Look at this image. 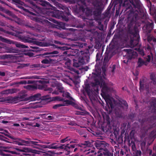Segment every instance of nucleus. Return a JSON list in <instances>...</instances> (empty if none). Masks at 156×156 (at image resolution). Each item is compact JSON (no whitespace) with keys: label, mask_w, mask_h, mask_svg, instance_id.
<instances>
[{"label":"nucleus","mask_w":156,"mask_h":156,"mask_svg":"<svg viewBox=\"0 0 156 156\" xmlns=\"http://www.w3.org/2000/svg\"><path fill=\"white\" fill-rule=\"evenodd\" d=\"M93 74L94 77V82H92L91 84L92 87V90H93L94 91L91 90L89 84H87L85 85L83 93L85 92L87 94L91 102L93 104L94 101L98 99L96 93H98L99 86H100L102 88L101 91L103 94H101V95L102 96L103 95V98H104L108 106V107L105 108V110L108 113L110 114L114 108L113 103H115V101L113 99L110 98L108 95L110 92L113 90V89L108 87L107 84L102 78H100L99 80L97 74L94 73Z\"/></svg>","instance_id":"1"},{"label":"nucleus","mask_w":156,"mask_h":156,"mask_svg":"<svg viewBox=\"0 0 156 156\" xmlns=\"http://www.w3.org/2000/svg\"><path fill=\"white\" fill-rule=\"evenodd\" d=\"M30 3L32 5L31 7L25 8L22 6H20L21 7L19 6L18 7L22 8L24 11L28 14V16L32 20L37 23L45 24L48 26H52V24L48 20L41 18V17H45V14H47V11L36 5L32 1H31Z\"/></svg>","instance_id":"2"},{"label":"nucleus","mask_w":156,"mask_h":156,"mask_svg":"<svg viewBox=\"0 0 156 156\" xmlns=\"http://www.w3.org/2000/svg\"><path fill=\"white\" fill-rule=\"evenodd\" d=\"M52 3L56 6H58L62 9L64 10V12L60 11H56L51 14V16L54 17L56 18H62V19L66 21H68L69 20V17L71 16L70 12L69 11V8L65 6H63L57 2L55 0H51Z\"/></svg>","instance_id":"3"},{"label":"nucleus","mask_w":156,"mask_h":156,"mask_svg":"<svg viewBox=\"0 0 156 156\" xmlns=\"http://www.w3.org/2000/svg\"><path fill=\"white\" fill-rule=\"evenodd\" d=\"M140 37L136 29H129L128 33L125 35L124 40L126 41L130 40L131 47H134L138 44Z\"/></svg>","instance_id":"4"},{"label":"nucleus","mask_w":156,"mask_h":156,"mask_svg":"<svg viewBox=\"0 0 156 156\" xmlns=\"http://www.w3.org/2000/svg\"><path fill=\"white\" fill-rule=\"evenodd\" d=\"M90 142L92 144V146H88L87 147L86 149L83 150V152L84 154L86 156H94L95 153L94 151V150H91L90 147H91L94 144L95 147L99 151H101L102 150L105 149V147H106L107 143L103 141L97 140L96 141H92Z\"/></svg>","instance_id":"5"},{"label":"nucleus","mask_w":156,"mask_h":156,"mask_svg":"<svg viewBox=\"0 0 156 156\" xmlns=\"http://www.w3.org/2000/svg\"><path fill=\"white\" fill-rule=\"evenodd\" d=\"M0 40L3 42L8 44H14L17 48H27V50L29 51L37 52L41 51L40 48L38 47L37 46H30L29 48L27 46L21 44L20 43H19L16 41H12L10 40L9 39H8L6 38H3L2 36H0Z\"/></svg>","instance_id":"6"},{"label":"nucleus","mask_w":156,"mask_h":156,"mask_svg":"<svg viewBox=\"0 0 156 156\" xmlns=\"http://www.w3.org/2000/svg\"><path fill=\"white\" fill-rule=\"evenodd\" d=\"M89 60V51L86 50L84 52H81V55L78 58V61L74 62L73 66L76 67H80L81 66L88 62Z\"/></svg>","instance_id":"7"},{"label":"nucleus","mask_w":156,"mask_h":156,"mask_svg":"<svg viewBox=\"0 0 156 156\" xmlns=\"http://www.w3.org/2000/svg\"><path fill=\"white\" fill-rule=\"evenodd\" d=\"M64 146L63 149L64 150L67 151L69 153L73 151V149L77 147L78 146L83 148L86 149L87 147L91 146H92V144L89 141H86L84 142L83 143L79 144H74L73 145H70L69 144L66 145L62 144ZM68 153V154H69Z\"/></svg>","instance_id":"8"},{"label":"nucleus","mask_w":156,"mask_h":156,"mask_svg":"<svg viewBox=\"0 0 156 156\" xmlns=\"http://www.w3.org/2000/svg\"><path fill=\"white\" fill-rule=\"evenodd\" d=\"M130 2L135 9H137L135 10L133 9L131 11V12L133 14V18H135V20H137L139 18V9L140 7V1L139 0H132Z\"/></svg>","instance_id":"9"},{"label":"nucleus","mask_w":156,"mask_h":156,"mask_svg":"<svg viewBox=\"0 0 156 156\" xmlns=\"http://www.w3.org/2000/svg\"><path fill=\"white\" fill-rule=\"evenodd\" d=\"M17 36L24 43H33L34 44H35L40 46H47V45H45L46 44H44L37 41H33L32 39L27 36H25L24 35L19 34Z\"/></svg>","instance_id":"10"},{"label":"nucleus","mask_w":156,"mask_h":156,"mask_svg":"<svg viewBox=\"0 0 156 156\" xmlns=\"http://www.w3.org/2000/svg\"><path fill=\"white\" fill-rule=\"evenodd\" d=\"M93 5L95 8V9L93 11V15L95 18L101 15L103 11L102 3L97 1L94 3Z\"/></svg>","instance_id":"11"},{"label":"nucleus","mask_w":156,"mask_h":156,"mask_svg":"<svg viewBox=\"0 0 156 156\" xmlns=\"http://www.w3.org/2000/svg\"><path fill=\"white\" fill-rule=\"evenodd\" d=\"M20 52V51L12 48L7 47L4 44L0 43V53H10L19 54Z\"/></svg>","instance_id":"12"},{"label":"nucleus","mask_w":156,"mask_h":156,"mask_svg":"<svg viewBox=\"0 0 156 156\" xmlns=\"http://www.w3.org/2000/svg\"><path fill=\"white\" fill-rule=\"evenodd\" d=\"M53 98L55 101H63L62 104H56L53 106V108L54 109H56L60 107L67 105H70L72 102V101L68 100H65L64 99L59 96L54 97Z\"/></svg>","instance_id":"13"},{"label":"nucleus","mask_w":156,"mask_h":156,"mask_svg":"<svg viewBox=\"0 0 156 156\" xmlns=\"http://www.w3.org/2000/svg\"><path fill=\"white\" fill-rule=\"evenodd\" d=\"M58 54V52L57 51H54L50 52H46L40 55L43 58L45 59H56L55 58L57 55H55Z\"/></svg>","instance_id":"14"},{"label":"nucleus","mask_w":156,"mask_h":156,"mask_svg":"<svg viewBox=\"0 0 156 156\" xmlns=\"http://www.w3.org/2000/svg\"><path fill=\"white\" fill-rule=\"evenodd\" d=\"M150 105L152 107V111L153 115L151 117L154 120H156V98H154L150 102Z\"/></svg>","instance_id":"15"},{"label":"nucleus","mask_w":156,"mask_h":156,"mask_svg":"<svg viewBox=\"0 0 156 156\" xmlns=\"http://www.w3.org/2000/svg\"><path fill=\"white\" fill-rule=\"evenodd\" d=\"M42 146L45 148H48L50 149H63L64 146L62 144H61L60 146H59L57 143H53L49 145H43Z\"/></svg>","instance_id":"16"},{"label":"nucleus","mask_w":156,"mask_h":156,"mask_svg":"<svg viewBox=\"0 0 156 156\" xmlns=\"http://www.w3.org/2000/svg\"><path fill=\"white\" fill-rule=\"evenodd\" d=\"M154 27V23L152 22L151 23L146 22L143 27V29L145 32L147 33H151Z\"/></svg>","instance_id":"17"},{"label":"nucleus","mask_w":156,"mask_h":156,"mask_svg":"<svg viewBox=\"0 0 156 156\" xmlns=\"http://www.w3.org/2000/svg\"><path fill=\"white\" fill-rule=\"evenodd\" d=\"M43 143L47 144H51V143L49 142H42L41 140L33 138L32 139H30V146H36L39 147L42 146H43L39 144V143Z\"/></svg>","instance_id":"18"},{"label":"nucleus","mask_w":156,"mask_h":156,"mask_svg":"<svg viewBox=\"0 0 156 156\" xmlns=\"http://www.w3.org/2000/svg\"><path fill=\"white\" fill-rule=\"evenodd\" d=\"M127 53V55L129 59L135 58L137 56V53L132 49H125L123 50Z\"/></svg>","instance_id":"19"},{"label":"nucleus","mask_w":156,"mask_h":156,"mask_svg":"<svg viewBox=\"0 0 156 156\" xmlns=\"http://www.w3.org/2000/svg\"><path fill=\"white\" fill-rule=\"evenodd\" d=\"M139 122L142 125V129L143 130H144V132L145 133L147 132L148 129L150 128L149 125L147 124V121H146V120L145 119H140L139 120Z\"/></svg>","instance_id":"20"},{"label":"nucleus","mask_w":156,"mask_h":156,"mask_svg":"<svg viewBox=\"0 0 156 156\" xmlns=\"http://www.w3.org/2000/svg\"><path fill=\"white\" fill-rule=\"evenodd\" d=\"M52 86L54 87H56V89H57V90H55L52 92L53 94L57 95L59 94V92L63 93L64 91L63 87L59 85L58 83H55V85L54 84H52Z\"/></svg>","instance_id":"21"},{"label":"nucleus","mask_w":156,"mask_h":156,"mask_svg":"<svg viewBox=\"0 0 156 156\" xmlns=\"http://www.w3.org/2000/svg\"><path fill=\"white\" fill-rule=\"evenodd\" d=\"M0 133L4 134L5 136L13 140L12 142H13V143H15L19 145H20L19 144H21L20 142H21V139L16 138L13 136H11L10 134H6L3 132H1Z\"/></svg>","instance_id":"22"},{"label":"nucleus","mask_w":156,"mask_h":156,"mask_svg":"<svg viewBox=\"0 0 156 156\" xmlns=\"http://www.w3.org/2000/svg\"><path fill=\"white\" fill-rule=\"evenodd\" d=\"M139 84L140 85L139 89L144 90L145 88L146 90H147L149 88L148 85H146V79L144 78H142L140 79L139 81Z\"/></svg>","instance_id":"23"},{"label":"nucleus","mask_w":156,"mask_h":156,"mask_svg":"<svg viewBox=\"0 0 156 156\" xmlns=\"http://www.w3.org/2000/svg\"><path fill=\"white\" fill-rule=\"evenodd\" d=\"M147 3V6L148 8L150 13L153 16H156V9H151L152 4L150 0H145Z\"/></svg>","instance_id":"24"},{"label":"nucleus","mask_w":156,"mask_h":156,"mask_svg":"<svg viewBox=\"0 0 156 156\" xmlns=\"http://www.w3.org/2000/svg\"><path fill=\"white\" fill-rule=\"evenodd\" d=\"M87 45L86 43H83L82 42L77 41L74 44H72V46H74L76 48V50H78V48L80 49L83 48V46H86Z\"/></svg>","instance_id":"25"},{"label":"nucleus","mask_w":156,"mask_h":156,"mask_svg":"<svg viewBox=\"0 0 156 156\" xmlns=\"http://www.w3.org/2000/svg\"><path fill=\"white\" fill-rule=\"evenodd\" d=\"M49 20L50 21L52 22L53 23L57 24L59 28L63 29H65V25L64 23L58 22L52 18H50Z\"/></svg>","instance_id":"26"},{"label":"nucleus","mask_w":156,"mask_h":156,"mask_svg":"<svg viewBox=\"0 0 156 156\" xmlns=\"http://www.w3.org/2000/svg\"><path fill=\"white\" fill-rule=\"evenodd\" d=\"M57 60L56 59H43L41 61V62L42 64H53L57 62Z\"/></svg>","instance_id":"27"},{"label":"nucleus","mask_w":156,"mask_h":156,"mask_svg":"<svg viewBox=\"0 0 156 156\" xmlns=\"http://www.w3.org/2000/svg\"><path fill=\"white\" fill-rule=\"evenodd\" d=\"M20 143L21 144H19L20 145H29L30 146V138H26L25 140L22 139Z\"/></svg>","instance_id":"28"},{"label":"nucleus","mask_w":156,"mask_h":156,"mask_svg":"<svg viewBox=\"0 0 156 156\" xmlns=\"http://www.w3.org/2000/svg\"><path fill=\"white\" fill-rule=\"evenodd\" d=\"M83 20L86 22L85 23L88 26L90 27L94 26V22L93 19H90L87 18H85L83 19Z\"/></svg>","instance_id":"29"},{"label":"nucleus","mask_w":156,"mask_h":156,"mask_svg":"<svg viewBox=\"0 0 156 156\" xmlns=\"http://www.w3.org/2000/svg\"><path fill=\"white\" fill-rule=\"evenodd\" d=\"M154 151L152 154V150L149 149L148 150L149 155L148 156H156V145L154 144L153 148Z\"/></svg>","instance_id":"30"},{"label":"nucleus","mask_w":156,"mask_h":156,"mask_svg":"<svg viewBox=\"0 0 156 156\" xmlns=\"http://www.w3.org/2000/svg\"><path fill=\"white\" fill-rule=\"evenodd\" d=\"M41 95L40 94H37L31 96L30 98L31 101L38 100L41 99Z\"/></svg>","instance_id":"31"},{"label":"nucleus","mask_w":156,"mask_h":156,"mask_svg":"<svg viewBox=\"0 0 156 156\" xmlns=\"http://www.w3.org/2000/svg\"><path fill=\"white\" fill-rule=\"evenodd\" d=\"M25 88L28 90H34L37 89V86L34 84L29 85L25 86Z\"/></svg>","instance_id":"32"},{"label":"nucleus","mask_w":156,"mask_h":156,"mask_svg":"<svg viewBox=\"0 0 156 156\" xmlns=\"http://www.w3.org/2000/svg\"><path fill=\"white\" fill-rule=\"evenodd\" d=\"M12 102H14V103H16L20 101L23 99L22 96L20 97L19 96H15L14 97H12Z\"/></svg>","instance_id":"33"},{"label":"nucleus","mask_w":156,"mask_h":156,"mask_svg":"<svg viewBox=\"0 0 156 156\" xmlns=\"http://www.w3.org/2000/svg\"><path fill=\"white\" fill-rule=\"evenodd\" d=\"M103 152V154L104 155H106L107 156H110L113 155V154L110 152L108 149L105 147V149H102L101 150Z\"/></svg>","instance_id":"34"},{"label":"nucleus","mask_w":156,"mask_h":156,"mask_svg":"<svg viewBox=\"0 0 156 156\" xmlns=\"http://www.w3.org/2000/svg\"><path fill=\"white\" fill-rule=\"evenodd\" d=\"M12 19H11V20L15 21L16 23L19 24L20 23V18L17 17L14 14L12 16ZM8 19L10 20L9 18Z\"/></svg>","instance_id":"35"},{"label":"nucleus","mask_w":156,"mask_h":156,"mask_svg":"<svg viewBox=\"0 0 156 156\" xmlns=\"http://www.w3.org/2000/svg\"><path fill=\"white\" fill-rule=\"evenodd\" d=\"M62 96L63 97H65L70 100H73V98L72 97L70 96V94L69 93L67 92H65L64 91L62 94Z\"/></svg>","instance_id":"36"},{"label":"nucleus","mask_w":156,"mask_h":156,"mask_svg":"<svg viewBox=\"0 0 156 156\" xmlns=\"http://www.w3.org/2000/svg\"><path fill=\"white\" fill-rule=\"evenodd\" d=\"M145 62L141 58H139L137 62L138 67H140L144 65Z\"/></svg>","instance_id":"37"},{"label":"nucleus","mask_w":156,"mask_h":156,"mask_svg":"<svg viewBox=\"0 0 156 156\" xmlns=\"http://www.w3.org/2000/svg\"><path fill=\"white\" fill-rule=\"evenodd\" d=\"M85 12L87 16H91L93 14V11L87 7L86 8Z\"/></svg>","instance_id":"38"},{"label":"nucleus","mask_w":156,"mask_h":156,"mask_svg":"<svg viewBox=\"0 0 156 156\" xmlns=\"http://www.w3.org/2000/svg\"><path fill=\"white\" fill-rule=\"evenodd\" d=\"M104 119L106 121V122L108 125H109L110 123V119L109 116L108 115H106L105 117H103Z\"/></svg>","instance_id":"39"},{"label":"nucleus","mask_w":156,"mask_h":156,"mask_svg":"<svg viewBox=\"0 0 156 156\" xmlns=\"http://www.w3.org/2000/svg\"><path fill=\"white\" fill-rule=\"evenodd\" d=\"M8 140H9V139L5 137L3 135H0V140L5 141L6 142L11 143V142L9 141Z\"/></svg>","instance_id":"40"},{"label":"nucleus","mask_w":156,"mask_h":156,"mask_svg":"<svg viewBox=\"0 0 156 156\" xmlns=\"http://www.w3.org/2000/svg\"><path fill=\"white\" fill-rule=\"evenodd\" d=\"M118 2L121 5L122 4V6L124 7V6H127V0H126L123 3V0H117Z\"/></svg>","instance_id":"41"},{"label":"nucleus","mask_w":156,"mask_h":156,"mask_svg":"<svg viewBox=\"0 0 156 156\" xmlns=\"http://www.w3.org/2000/svg\"><path fill=\"white\" fill-rule=\"evenodd\" d=\"M110 58L111 57L109 58H108V55H105L103 61V64L104 65H106L107 63L108 62Z\"/></svg>","instance_id":"42"},{"label":"nucleus","mask_w":156,"mask_h":156,"mask_svg":"<svg viewBox=\"0 0 156 156\" xmlns=\"http://www.w3.org/2000/svg\"><path fill=\"white\" fill-rule=\"evenodd\" d=\"M119 102L122 103V104L126 108H128V105L127 102L122 99H120L119 100Z\"/></svg>","instance_id":"43"},{"label":"nucleus","mask_w":156,"mask_h":156,"mask_svg":"<svg viewBox=\"0 0 156 156\" xmlns=\"http://www.w3.org/2000/svg\"><path fill=\"white\" fill-rule=\"evenodd\" d=\"M41 99L42 100L49 101H48V100L50 99V97L49 95H45L41 97Z\"/></svg>","instance_id":"44"},{"label":"nucleus","mask_w":156,"mask_h":156,"mask_svg":"<svg viewBox=\"0 0 156 156\" xmlns=\"http://www.w3.org/2000/svg\"><path fill=\"white\" fill-rule=\"evenodd\" d=\"M29 65L28 64L23 63L20 64L19 66H17L18 69H21L25 67L28 66Z\"/></svg>","instance_id":"45"},{"label":"nucleus","mask_w":156,"mask_h":156,"mask_svg":"<svg viewBox=\"0 0 156 156\" xmlns=\"http://www.w3.org/2000/svg\"><path fill=\"white\" fill-rule=\"evenodd\" d=\"M12 1L14 3L21 5H23L24 3L20 0H12Z\"/></svg>","instance_id":"46"},{"label":"nucleus","mask_w":156,"mask_h":156,"mask_svg":"<svg viewBox=\"0 0 156 156\" xmlns=\"http://www.w3.org/2000/svg\"><path fill=\"white\" fill-rule=\"evenodd\" d=\"M31 68H38L41 67V65L40 64H32L30 66Z\"/></svg>","instance_id":"47"},{"label":"nucleus","mask_w":156,"mask_h":156,"mask_svg":"<svg viewBox=\"0 0 156 156\" xmlns=\"http://www.w3.org/2000/svg\"><path fill=\"white\" fill-rule=\"evenodd\" d=\"M70 140V138L69 136L66 137V138L60 140L61 143H64L65 142L69 140Z\"/></svg>","instance_id":"48"},{"label":"nucleus","mask_w":156,"mask_h":156,"mask_svg":"<svg viewBox=\"0 0 156 156\" xmlns=\"http://www.w3.org/2000/svg\"><path fill=\"white\" fill-rule=\"evenodd\" d=\"M5 12L7 14L10 16H12L14 15V14L12 12L8 10H5Z\"/></svg>","instance_id":"49"},{"label":"nucleus","mask_w":156,"mask_h":156,"mask_svg":"<svg viewBox=\"0 0 156 156\" xmlns=\"http://www.w3.org/2000/svg\"><path fill=\"white\" fill-rule=\"evenodd\" d=\"M57 48L60 49L61 50H65L68 49V48L66 46L59 47L57 46Z\"/></svg>","instance_id":"50"},{"label":"nucleus","mask_w":156,"mask_h":156,"mask_svg":"<svg viewBox=\"0 0 156 156\" xmlns=\"http://www.w3.org/2000/svg\"><path fill=\"white\" fill-rule=\"evenodd\" d=\"M71 60L69 58H67V60L65 62V64L67 66H69L71 64Z\"/></svg>","instance_id":"51"},{"label":"nucleus","mask_w":156,"mask_h":156,"mask_svg":"<svg viewBox=\"0 0 156 156\" xmlns=\"http://www.w3.org/2000/svg\"><path fill=\"white\" fill-rule=\"evenodd\" d=\"M142 152L140 150H137L136 152L135 156H141Z\"/></svg>","instance_id":"52"},{"label":"nucleus","mask_w":156,"mask_h":156,"mask_svg":"<svg viewBox=\"0 0 156 156\" xmlns=\"http://www.w3.org/2000/svg\"><path fill=\"white\" fill-rule=\"evenodd\" d=\"M154 36H148L147 37L148 42L150 43L151 41H153Z\"/></svg>","instance_id":"53"},{"label":"nucleus","mask_w":156,"mask_h":156,"mask_svg":"<svg viewBox=\"0 0 156 156\" xmlns=\"http://www.w3.org/2000/svg\"><path fill=\"white\" fill-rule=\"evenodd\" d=\"M45 88V85H38L37 86V88L40 90L44 89Z\"/></svg>","instance_id":"54"},{"label":"nucleus","mask_w":156,"mask_h":156,"mask_svg":"<svg viewBox=\"0 0 156 156\" xmlns=\"http://www.w3.org/2000/svg\"><path fill=\"white\" fill-rule=\"evenodd\" d=\"M146 144V142L145 141H143L140 143V147L141 148H142L145 147Z\"/></svg>","instance_id":"55"},{"label":"nucleus","mask_w":156,"mask_h":156,"mask_svg":"<svg viewBox=\"0 0 156 156\" xmlns=\"http://www.w3.org/2000/svg\"><path fill=\"white\" fill-rule=\"evenodd\" d=\"M68 124L71 126H76V124L74 121H70L68 123Z\"/></svg>","instance_id":"56"},{"label":"nucleus","mask_w":156,"mask_h":156,"mask_svg":"<svg viewBox=\"0 0 156 156\" xmlns=\"http://www.w3.org/2000/svg\"><path fill=\"white\" fill-rule=\"evenodd\" d=\"M12 97H9L5 99V101L12 102Z\"/></svg>","instance_id":"57"},{"label":"nucleus","mask_w":156,"mask_h":156,"mask_svg":"<svg viewBox=\"0 0 156 156\" xmlns=\"http://www.w3.org/2000/svg\"><path fill=\"white\" fill-rule=\"evenodd\" d=\"M86 8H85L83 6H81L80 7L79 10L83 12H84L86 10Z\"/></svg>","instance_id":"58"},{"label":"nucleus","mask_w":156,"mask_h":156,"mask_svg":"<svg viewBox=\"0 0 156 156\" xmlns=\"http://www.w3.org/2000/svg\"><path fill=\"white\" fill-rule=\"evenodd\" d=\"M93 46H88V48H87V49H85V50L84 51H81V52H85L86 51V50H88V51H89H89H90L91 50V49L92 48H93Z\"/></svg>","instance_id":"59"},{"label":"nucleus","mask_w":156,"mask_h":156,"mask_svg":"<svg viewBox=\"0 0 156 156\" xmlns=\"http://www.w3.org/2000/svg\"><path fill=\"white\" fill-rule=\"evenodd\" d=\"M115 114L117 115V116H119V115H120V113H121V110H120V109H118V111H117V109H116V108H115Z\"/></svg>","instance_id":"60"},{"label":"nucleus","mask_w":156,"mask_h":156,"mask_svg":"<svg viewBox=\"0 0 156 156\" xmlns=\"http://www.w3.org/2000/svg\"><path fill=\"white\" fill-rule=\"evenodd\" d=\"M26 55H28L30 57L33 56L34 54L33 53L30 52H27L26 53Z\"/></svg>","instance_id":"61"},{"label":"nucleus","mask_w":156,"mask_h":156,"mask_svg":"<svg viewBox=\"0 0 156 156\" xmlns=\"http://www.w3.org/2000/svg\"><path fill=\"white\" fill-rule=\"evenodd\" d=\"M3 94H10V92L9 91V89L5 90L3 92Z\"/></svg>","instance_id":"62"},{"label":"nucleus","mask_w":156,"mask_h":156,"mask_svg":"<svg viewBox=\"0 0 156 156\" xmlns=\"http://www.w3.org/2000/svg\"><path fill=\"white\" fill-rule=\"evenodd\" d=\"M9 91L10 92V94H13L16 92V90L14 89H9Z\"/></svg>","instance_id":"63"},{"label":"nucleus","mask_w":156,"mask_h":156,"mask_svg":"<svg viewBox=\"0 0 156 156\" xmlns=\"http://www.w3.org/2000/svg\"><path fill=\"white\" fill-rule=\"evenodd\" d=\"M103 155V152H102L101 151L99 150L98 151V154L97 155L98 156H102Z\"/></svg>","instance_id":"64"}]
</instances>
